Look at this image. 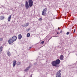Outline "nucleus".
Returning a JSON list of instances; mask_svg holds the SVG:
<instances>
[{"instance_id": "f257e3e1", "label": "nucleus", "mask_w": 77, "mask_h": 77, "mask_svg": "<svg viewBox=\"0 0 77 77\" xmlns=\"http://www.w3.org/2000/svg\"><path fill=\"white\" fill-rule=\"evenodd\" d=\"M51 64L53 66H55L56 68H57L59 66L57 65V64L55 61H52Z\"/></svg>"}, {"instance_id": "f03ea898", "label": "nucleus", "mask_w": 77, "mask_h": 77, "mask_svg": "<svg viewBox=\"0 0 77 77\" xmlns=\"http://www.w3.org/2000/svg\"><path fill=\"white\" fill-rule=\"evenodd\" d=\"M8 43L10 45H13L14 44V41L12 38H10L8 41Z\"/></svg>"}, {"instance_id": "7ed1b4c3", "label": "nucleus", "mask_w": 77, "mask_h": 77, "mask_svg": "<svg viewBox=\"0 0 77 77\" xmlns=\"http://www.w3.org/2000/svg\"><path fill=\"white\" fill-rule=\"evenodd\" d=\"M60 72H61V71L60 70L57 73L56 77H61V73H60Z\"/></svg>"}, {"instance_id": "20e7f679", "label": "nucleus", "mask_w": 77, "mask_h": 77, "mask_svg": "<svg viewBox=\"0 0 77 77\" xmlns=\"http://www.w3.org/2000/svg\"><path fill=\"white\" fill-rule=\"evenodd\" d=\"M28 3L29 7H32L33 6V1L32 0H29Z\"/></svg>"}, {"instance_id": "39448f33", "label": "nucleus", "mask_w": 77, "mask_h": 77, "mask_svg": "<svg viewBox=\"0 0 77 77\" xmlns=\"http://www.w3.org/2000/svg\"><path fill=\"white\" fill-rule=\"evenodd\" d=\"M25 6L26 9H29V3H28V2L27 1L26 2Z\"/></svg>"}, {"instance_id": "423d86ee", "label": "nucleus", "mask_w": 77, "mask_h": 77, "mask_svg": "<svg viewBox=\"0 0 77 77\" xmlns=\"http://www.w3.org/2000/svg\"><path fill=\"white\" fill-rule=\"evenodd\" d=\"M55 62L57 64L59 65V64H60V60L59 59H58L55 60Z\"/></svg>"}, {"instance_id": "0eeeda50", "label": "nucleus", "mask_w": 77, "mask_h": 77, "mask_svg": "<svg viewBox=\"0 0 77 77\" xmlns=\"http://www.w3.org/2000/svg\"><path fill=\"white\" fill-rule=\"evenodd\" d=\"M12 39H13V41H15L17 40V37L16 36H14L12 37Z\"/></svg>"}, {"instance_id": "6e6552de", "label": "nucleus", "mask_w": 77, "mask_h": 77, "mask_svg": "<svg viewBox=\"0 0 77 77\" xmlns=\"http://www.w3.org/2000/svg\"><path fill=\"white\" fill-rule=\"evenodd\" d=\"M30 68V66H28L25 70H24V71H25V72H27V71H29V69Z\"/></svg>"}, {"instance_id": "1a4fd4ad", "label": "nucleus", "mask_w": 77, "mask_h": 77, "mask_svg": "<svg viewBox=\"0 0 77 77\" xmlns=\"http://www.w3.org/2000/svg\"><path fill=\"white\" fill-rule=\"evenodd\" d=\"M18 38L19 39H21V38H22V35H21V34H20L18 35Z\"/></svg>"}, {"instance_id": "9d476101", "label": "nucleus", "mask_w": 77, "mask_h": 77, "mask_svg": "<svg viewBox=\"0 0 77 77\" xmlns=\"http://www.w3.org/2000/svg\"><path fill=\"white\" fill-rule=\"evenodd\" d=\"M5 18L4 16H1L0 17V19L1 20H4Z\"/></svg>"}, {"instance_id": "9b49d317", "label": "nucleus", "mask_w": 77, "mask_h": 77, "mask_svg": "<svg viewBox=\"0 0 77 77\" xmlns=\"http://www.w3.org/2000/svg\"><path fill=\"white\" fill-rule=\"evenodd\" d=\"M16 65V61L14 60L13 61V67L15 66Z\"/></svg>"}, {"instance_id": "f8f14e48", "label": "nucleus", "mask_w": 77, "mask_h": 77, "mask_svg": "<svg viewBox=\"0 0 77 77\" xmlns=\"http://www.w3.org/2000/svg\"><path fill=\"white\" fill-rule=\"evenodd\" d=\"M11 16L10 15L9 16L8 18V21L9 22L11 21Z\"/></svg>"}, {"instance_id": "ddd939ff", "label": "nucleus", "mask_w": 77, "mask_h": 77, "mask_svg": "<svg viewBox=\"0 0 77 77\" xmlns=\"http://www.w3.org/2000/svg\"><path fill=\"white\" fill-rule=\"evenodd\" d=\"M60 60H62L63 59V55H60Z\"/></svg>"}, {"instance_id": "4468645a", "label": "nucleus", "mask_w": 77, "mask_h": 77, "mask_svg": "<svg viewBox=\"0 0 77 77\" xmlns=\"http://www.w3.org/2000/svg\"><path fill=\"white\" fill-rule=\"evenodd\" d=\"M47 8H46L44 9L42 11L43 12H46V11H47Z\"/></svg>"}, {"instance_id": "2eb2a0df", "label": "nucleus", "mask_w": 77, "mask_h": 77, "mask_svg": "<svg viewBox=\"0 0 77 77\" xmlns=\"http://www.w3.org/2000/svg\"><path fill=\"white\" fill-rule=\"evenodd\" d=\"M42 15H43V16H45L46 15V13L45 12H44V11H42Z\"/></svg>"}, {"instance_id": "dca6fc26", "label": "nucleus", "mask_w": 77, "mask_h": 77, "mask_svg": "<svg viewBox=\"0 0 77 77\" xmlns=\"http://www.w3.org/2000/svg\"><path fill=\"white\" fill-rule=\"evenodd\" d=\"M16 64L17 65H21V62H18Z\"/></svg>"}, {"instance_id": "f3484780", "label": "nucleus", "mask_w": 77, "mask_h": 77, "mask_svg": "<svg viewBox=\"0 0 77 77\" xmlns=\"http://www.w3.org/2000/svg\"><path fill=\"white\" fill-rule=\"evenodd\" d=\"M7 54L8 56H10L11 55V53H10V52H7Z\"/></svg>"}, {"instance_id": "a211bd4d", "label": "nucleus", "mask_w": 77, "mask_h": 77, "mask_svg": "<svg viewBox=\"0 0 77 77\" xmlns=\"http://www.w3.org/2000/svg\"><path fill=\"white\" fill-rule=\"evenodd\" d=\"M2 49H3V47L2 46L0 48V54H1V51H2Z\"/></svg>"}, {"instance_id": "6ab92c4d", "label": "nucleus", "mask_w": 77, "mask_h": 77, "mask_svg": "<svg viewBox=\"0 0 77 77\" xmlns=\"http://www.w3.org/2000/svg\"><path fill=\"white\" fill-rule=\"evenodd\" d=\"M26 24L25 25V27H27V26H28L29 25V23H26Z\"/></svg>"}, {"instance_id": "aec40b11", "label": "nucleus", "mask_w": 77, "mask_h": 77, "mask_svg": "<svg viewBox=\"0 0 77 77\" xmlns=\"http://www.w3.org/2000/svg\"><path fill=\"white\" fill-rule=\"evenodd\" d=\"M30 34L29 33H28L27 34V36L28 37V38H29V37H30Z\"/></svg>"}, {"instance_id": "412c9836", "label": "nucleus", "mask_w": 77, "mask_h": 77, "mask_svg": "<svg viewBox=\"0 0 77 77\" xmlns=\"http://www.w3.org/2000/svg\"><path fill=\"white\" fill-rule=\"evenodd\" d=\"M3 41V38H0V41Z\"/></svg>"}, {"instance_id": "4be33fe9", "label": "nucleus", "mask_w": 77, "mask_h": 77, "mask_svg": "<svg viewBox=\"0 0 77 77\" xmlns=\"http://www.w3.org/2000/svg\"><path fill=\"white\" fill-rule=\"evenodd\" d=\"M44 43V41H43L41 42V44H43Z\"/></svg>"}, {"instance_id": "5701e85b", "label": "nucleus", "mask_w": 77, "mask_h": 77, "mask_svg": "<svg viewBox=\"0 0 77 77\" xmlns=\"http://www.w3.org/2000/svg\"><path fill=\"white\" fill-rule=\"evenodd\" d=\"M39 20V21H42V18H40Z\"/></svg>"}, {"instance_id": "b1692460", "label": "nucleus", "mask_w": 77, "mask_h": 77, "mask_svg": "<svg viewBox=\"0 0 77 77\" xmlns=\"http://www.w3.org/2000/svg\"><path fill=\"white\" fill-rule=\"evenodd\" d=\"M20 6H21V7H23V6H24V5L21 4L20 5Z\"/></svg>"}, {"instance_id": "393cba45", "label": "nucleus", "mask_w": 77, "mask_h": 77, "mask_svg": "<svg viewBox=\"0 0 77 77\" xmlns=\"http://www.w3.org/2000/svg\"><path fill=\"white\" fill-rule=\"evenodd\" d=\"M69 32H67L66 35H69Z\"/></svg>"}, {"instance_id": "a878e982", "label": "nucleus", "mask_w": 77, "mask_h": 77, "mask_svg": "<svg viewBox=\"0 0 77 77\" xmlns=\"http://www.w3.org/2000/svg\"><path fill=\"white\" fill-rule=\"evenodd\" d=\"M36 64H37V63H34V64L35 65H36Z\"/></svg>"}, {"instance_id": "bb28decb", "label": "nucleus", "mask_w": 77, "mask_h": 77, "mask_svg": "<svg viewBox=\"0 0 77 77\" xmlns=\"http://www.w3.org/2000/svg\"><path fill=\"white\" fill-rule=\"evenodd\" d=\"M75 29L74 30V31L73 32V33H75Z\"/></svg>"}, {"instance_id": "cd10ccee", "label": "nucleus", "mask_w": 77, "mask_h": 77, "mask_svg": "<svg viewBox=\"0 0 77 77\" xmlns=\"http://www.w3.org/2000/svg\"><path fill=\"white\" fill-rule=\"evenodd\" d=\"M57 34L58 35H59V33L57 32Z\"/></svg>"}, {"instance_id": "c85d7f7f", "label": "nucleus", "mask_w": 77, "mask_h": 77, "mask_svg": "<svg viewBox=\"0 0 77 77\" xmlns=\"http://www.w3.org/2000/svg\"><path fill=\"white\" fill-rule=\"evenodd\" d=\"M32 48V47H29V49H31Z\"/></svg>"}, {"instance_id": "c756f323", "label": "nucleus", "mask_w": 77, "mask_h": 77, "mask_svg": "<svg viewBox=\"0 0 77 77\" xmlns=\"http://www.w3.org/2000/svg\"><path fill=\"white\" fill-rule=\"evenodd\" d=\"M30 30V28H29L28 29V31H29V30Z\"/></svg>"}, {"instance_id": "7c9ffc66", "label": "nucleus", "mask_w": 77, "mask_h": 77, "mask_svg": "<svg viewBox=\"0 0 77 77\" xmlns=\"http://www.w3.org/2000/svg\"><path fill=\"white\" fill-rule=\"evenodd\" d=\"M62 30H61V31H60V33H62Z\"/></svg>"}, {"instance_id": "2f4dec72", "label": "nucleus", "mask_w": 77, "mask_h": 77, "mask_svg": "<svg viewBox=\"0 0 77 77\" xmlns=\"http://www.w3.org/2000/svg\"><path fill=\"white\" fill-rule=\"evenodd\" d=\"M58 29L59 30H60V28H58Z\"/></svg>"}, {"instance_id": "473e14b6", "label": "nucleus", "mask_w": 77, "mask_h": 77, "mask_svg": "<svg viewBox=\"0 0 77 77\" xmlns=\"http://www.w3.org/2000/svg\"><path fill=\"white\" fill-rule=\"evenodd\" d=\"M32 75H31V76L30 77H32Z\"/></svg>"}, {"instance_id": "72a5a7b5", "label": "nucleus", "mask_w": 77, "mask_h": 77, "mask_svg": "<svg viewBox=\"0 0 77 77\" xmlns=\"http://www.w3.org/2000/svg\"><path fill=\"white\" fill-rule=\"evenodd\" d=\"M51 38L50 39H50H51Z\"/></svg>"}]
</instances>
